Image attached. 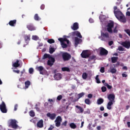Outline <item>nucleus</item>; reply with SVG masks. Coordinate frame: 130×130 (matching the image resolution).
Segmentation results:
<instances>
[{
	"label": "nucleus",
	"mask_w": 130,
	"mask_h": 130,
	"mask_svg": "<svg viewBox=\"0 0 130 130\" xmlns=\"http://www.w3.org/2000/svg\"><path fill=\"white\" fill-rule=\"evenodd\" d=\"M8 126L9 127H12V128H14V129H17L18 126L17 124V120L15 119H10L8 122Z\"/></svg>",
	"instance_id": "f257e3e1"
},
{
	"label": "nucleus",
	"mask_w": 130,
	"mask_h": 130,
	"mask_svg": "<svg viewBox=\"0 0 130 130\" xmlns=\"http://www.w3.org/2000/svg\"><path fill=\"white\" fill-rule=\"evenodd\" d=\"M101 33V40H102V41H108V40H109V34H108V32H103V31H102Z\"/></svg>",
	"instance_id": "f03ea898"
},
{
	"label": "nucleus",
	"mask_w": 130,
	"mask_h": 130,
	"mask_svg": "<svg viewBox=\"0 0 130 130\" xmlns=\"http://www.w3.org/2000/svg\"><path fill=\"white\" fill-rule=\"evenodd\" d=\"M62 57L64 61H68V60H70V59H71L72 56L68 53L64 52L62 54Z\"/></svg>",
	"instance_id": "7ed1b4c3"
},
{
	"label": "nucleus",
	"mask_w": 130,
	"mask_h": 130,
	"mask_svg": "<svg viewBox=\"0 0 130 130\" xmlns=\"http://www.w3.org/2000/svg\"><path fill=\"white\" fill-rule=\"evenodd\" d=\"M107 27V30L108 32H109V33H110L111 34H112V28L114 27V22L112 21L110 23H108Z\"/></svg>",
	"instance_id": "20e7f679"
},
{
	"label": "nucleus",
	"mask_w": 130,
	"mask_h": 130,
	"mask_svg": "<svg viewBox=\"0 0 130 130\" xmlns=\"http://www.w3.org/2000/svg\"><path fill=\"white\" fill-rule=\"evenodd\" d=\"M0 110H1L3 113H7L8 111L6 104L4 102H2V104L0 105Z\"/></svg>",
	"instance_id": "39448f33"
},
{
	"label": "nucleus",
	"mask_w": 130,
	"mask_h": 130,
	"mask_svg": "<svg viewBox=\"0 0 130 130\" xmlns=\"http://www.w3.org/2000/svg\"><path fill=\"white\" fill-rule=\"evenodd\" d=\"M81 56L82 58H88L90 57V54L88 53L87 50H83L81 54Z\"/></svg>",
	"instance_id": "423d86ee"
},
{
	"label": "nucleus",
	"mask_w": 130,
	"mask_h": 130,
	"mask_svg": "<svg viewBox=\"0 0 130 130\" xmlns=\"http://www.w3.org/2000/svg\"><path fill=\"white\" fill-rule=\"evenodd\" d=\"M121 45L126 48L127 49H129L130 48V42L129 41H125L124 42H122L121 43Z\"/></svg>",
	"instance_id": "0eeeda50"
},
{
	"label": "nucleus",
	"mask_w": 130,
	"mask_h": 130,
	"mask_svg": "<svg viewBox=\"0 0 130 130\" xmlns=\"http://www.w3.org/2000/svg\"><path fill=\"white\" fill-rule=\"evenodd\" d=\"M100 54L101 55H107L108 54V51H107L106 49H105L103 47H100Z\"/></svg>",
	"instance_id": "6e6552de"
},
{
	"label": "nucleus",
	"mask_w": 130,
	"mask_h": 130,
	"mask_svg": "<svg viewBox=\"0 0 130 130\" xmlns=\"http://www.w3.org/2000/svg\"><path fill=\"white\" fill-rule=\"evenodd\" d=\"M107 98L110 102H115V95L114 94H109Z\"/></svg>",
	"instance_id": "1a4fd4ad"
},
{
	"label": "nucleus",
	"mask_w": 130,
	"mask_h": 130,
	"mask_svg": "<svg viewBox=\"0 0 130 130\" xmlns=\"http://www.w3.org/2000/svg\"><path fill=\"white\" fill-rule=\"evenodd\" d=\"M26 28L29 30V31H35L36 30V28L35 26H34V25L32 23L28 24L26 25Z\"/></svg>",
	"instance_id": "9d476101"
},
{
	"label": "nucleus",
	"mask_w": 130,
	"mask_h": 130,
	"mask_svg": "<svg viewBox=\"0 0 130 130\" xmlns=\"http://www.w3.org/2000/svg\"><path fill=\"white\" fill-rule=\"evenodd\" d=\"M114 13L116 18H117V19L119 18L121 16L123 15V14H122V12H121V11H120V10L114 11Z\"/></svg>",
	"instance_id": "9b49d317"
},
{
	"label": "nucleus",
	"mask_w": 130,
	"mask_h": 130,
	"mask_svg": "<svg viewBox=\"0 0 130 130\" xmlns=\"http://www.w3.org/2000/svg\"><path fill=\"white\" fill-rule=\"evenodd\" d=\"M55 61V59L53 57H51L49 60L47 61V64L48 66H49L50 67H52L53 66V63H54Z\"/></svg>",
	"instance_id": "f8f14e48"
},
{
	"label": "nucleus",
	"mask_w": 130,
	"mask_h": 130,
	"mask_svg": "<svg viewBox=\"0 0 130 130\" xmlns=\"http://www.w3.org/2000/svg\"><path fill=\"white\" fill-rule=\"evenodd\" d=\"M74 40H75V47H77V46H78V45H79V44H80V43H81V42H82V39H79L78 37H75L74 38Z\"/></svg>",
	"instance_id": "ddd939ff"
},
{
	"label": "nucleus",
	"mask_w": 130,
	"mask_h": 130,
	"mask_svg": "<svg viewBox=\"0 0 130 130\" xmlns=\"http://www.w3.org/2000/svg\"><path fill=\"white\" fill-rule=\"evenodd\" d=\"M117 19L120 21V22H122V23H126V19L123 14L117 18Z\"/></svg>",
	"instance_id": "4468645a"
},
{
	"label": "nucleus",
	"mask_w": 130,
	"mask_h": 130,
	"mask_svg": "<svg viewBox=\"0 0 130 130\" xmlns=\"http://www.w3.org/2000/svg\"><path fill=\"white\" fill-rule=\"evenodd\" d=\"M72 36H77L79 38H82V35H81V33L78 31L72 32Z\"/></svg>",
	"instance_id": "2eb2a0df"
},
{
	"label": "nucleus",
	"mask_w": 130,
	"mask_h": 130,
	"mask_svg": "<svg viewBox=\"0 0 130 130\" xmlns=\"http://www.w3.org/2000/svg\"><path fill=\"white\" fill-rule=\"evenodd\" d=\"M54 78L55 80L57 81H59V80H61V74L60 73H57L54 75Z\"/></svg>",
	"instance_id": "dca6fc26"
},
{
	"label": "nucleus",
	"mask_w": 130,
	"mask_h": 130,
	"mask_svg": "<svg viewBox=\"0 0 130 130\" xmlns=\"http://www.w3.org/2000/svg\"><path fill=\"white\" fill-rule=\"evenodd\" d=\"M71 28L72 30H74V31H76V30H78L79 29V23L77 22H75L73 24V25L71 26Z\"/></svg>",
	"instance_id": "f3484780"
},
{
	"label": "nucleus",
	"mask_w": 130,
	"mask_h": 130,
	"mask_svg": "<svg viewBox=\"0 0 130 130\" xmlns=\"http://www.w3.org/2000/svg\"><path fill=\"white\" fill-rule=\"evenodd\" d=\"M16 24H17V20L16 19L11 20L9 22V25L11 26V27H15L16 26Z\"/></svg>",
	"instance_id": "a211bd4d"
},
{
	"label": "nucleus",
	"mask_w": 130,
	"mask_h": 130,
	"mask_svg": "<svg viewBox=\"0 0 130 130\" xmlns=\"http://www.w3.org/2000/svg\"><path fill=\"white\" fill-rule=\"evenodd\" d=\"M47 116H48V117H50L51 119L53 120V119L55 118V116H56V115H55V114L54 113L51 114L50 113H48L47 114Z\"/></svg>",
	"instance_id": "6ab92c4d"
},
{
	"label": "nucleus",
	"mask_w": 130,
	"mask_h": 130,
	"mask_svg": "<svg viewBox=\"0 0 130 130\" xmlns=\"http://www.w3.org/2000/svg\"><path fill=\"white\" fill-rule=\"evenodd\" d=\"M37 71H39L40 72V74L41 75H44V73L43 72V71H44V68L42 66L38 67L37 68Z\"/></svg>",
	"instance_id": "aec40b11"
},
{
	"label": "nucleus",
	"mask_w": 130,
	"mask_h": 130,
	"mask_svg": "<svg viewBox=\"0 0 130 130\" xmlns=\"http://www.w3.org/2000/svg\"><path fill=\"white\" fill-rule=\"evenodd\" d=\"M113 103H114V102H109L107 105V109H108V110H111V109H112V105H113Z\"/></svg>",
	"instance_id": "412c9836"
},
{
	"label": "nucleus",
	"mask_w": 130,
	"mask_h": 130,
	"mask_svg": "<svg viewBox=\"0 0 130 130\" xmlns=\"http://www.w3.org/2000/svg\"><path fill=\"white\" fill-rule=\"evenodd\" d=\"M37 125L38 127H40V128H41L42 127H43V120L42 119L40 120L38 122Z\"/></svg>",
	"instance_id": "4be33fe9"
},
{
	"label": "nucleus",
	"mask_w": 130,
	"mask_h": 130,
	"mask_svg": "<svg viewBox=\"0 0 130 130\" xmlns=\"http://www.w3.org/2000/svg\"><path fill=\"white\" fill-rule=\"evenodd\" d=\"M104 102V100L102 98H99L96 101L98 105H101Z\"/></svg>",
	"instance_id": "5701e85b"
},
{
	"label": "nucleus",
	"mask_w": 130,
	"mask_h": 130,
	"mask_svg": "<svg viewBox=\"0 0 130 130\" xmlns=\"http://www.w3.org/2000/svg\"><path fill=\"white\" fill-rule=\"evenodd\" d=\"M62 72H68V73H70L71 72V70L68 67H62L61 68Z\"/></svg>",
	"instance_id": "b1692460"
},
{
	"label": "nucleus",
	"mask_w": 130,
	"mask_h": 130,
	"mask_svg": "<svg viewBox=\"0 0 130 130\" xmlns=\"http://www.w3.org/2000/svg\"><path fill=\"white\" fill-rule=\"evenodd\" d=\"M19 60H17L16 62L13 64V67H14V68H19V66H20V63H19Z\"/></svg>",
	"instance_id": "393cba45"
},
{
	"label": "nucleus",
	"mask_w": 130,
	"mask_h": 130,
	"mask_svg": "<svg viewBox=\"0 0 130 130\" xmlns=\"http://www.w3.org/2000/svg\"><path fill=\"white\" fill-rule=\"evenodd\" d=\"M51 56H50V55L48 54H45L43 56V59H46V58H49V59H50Z\"/></svg>",
	"instance_id": "a878e982"
},
{
	"label": "nucleus",
	"mask_w": 130,
	"mask_h": 130,
	"mask_svg": "<svg viewBox=\"0 0 130 130\" xmlns=\"http://www.w3.org/2000/svg\"><path fill=\"white\" fill-rule=\"evenodd\" d=\"M118 59V57H111V60L112 63H115L116 61H117V60Z\"/></svg>",
	"instance_id": "bb28decb"
},
{
	"label": "nucleus",
	"mask_w": 130,
	"mask_h": 130,
	"mask_svg": "<svg viewBox=\"0 0 130 130\" xmlns=\"http://www.w3.org/2000/svg\"><path fill=\"white\" fill-rule=\"evenodd\" d=\"M30 85H31V82H30V81L27 80L25 82V86L26 89L29 88V86H30Z\"/></svg>",
	"instance_id": "cd10ccee"
},
{
	"label": "nucleus",
	"mask_w": 130,
	"mask_h": 130,
	"mask_svg": "<svg viewBox=\"0 0 130 130\" xmlns=\"http://www.w3.org/2000/svg\"><path fill=\"white\" fill-rule=\"evenodd\" d=\"M40 105H41V103H38L37 104H36V109L37 111H40V109L39 107H40Z\"/></svg>",
	"instance_id": "c85d7f7f"
},
{
	"label": "nucleus",
	"mask_w": 130,
	"mask_h": 130,
	"mask_svg": "<svg viewBox=\"0 0 130 130\" xmlns=\"http://www.w3.org/2000/svg\"><path fill=\"white\" fill-rule=\"evenodd\" d=\"M34 19H35V21H40V20H41V18L38 15V14H36L35 15Z\"/></svg>",
	"instance_id": "c756f323"
},
{
	"label": "nucleus",
	"mask_w": 130,
	"mask_h": 130,
	"mask_svg": "<svg viewBox=\"0 0 130 130\" xmlns=\"http://www.w3.org/2000/svg\"><path fill=\"white\" fill-rule=\"evenodd\" d=\"M70 126L71 128L75 129V128H77V125L75 124V123H71L70 124Z\"/></svg>",
	"instance_id": "7c9ffc66"
},
{
	"label": "nucleus",
	"mask_w": 130,
	"mask_h": 130,
	"mask_svg": "<svg viewBox=\"0 0 130 130\" xmlns=\"http://www.w3.org/2000/svg\"><path fill=\"white\" fill-rule=\"evenodd\" d=\"M76 107L77 108V109H79V110L80 111V113H83L84 112V109L81 106H76Z\"/></svg>",
	"instance_id": "2f4dec72"
},
{
	"label": "nucleus",
	"mask_w": 130,
	"mask_h": 130,
	"mask_svg": "<svg viewBox=\"0 0 130 130\" xmlns=\"http://www.w3.org/2000/svg\"><path fill=\"white\" fill-rule=\"evenodd\" d=\"M55 121L61 122V121H62V119L61 118V117L60 116H58L56 117Z\"/></svg>",
	"instance_id": "473e14b6"
},
{
	"label": "nucleus",
	"mask_w": 130,
	"mask_h": 130,
	"mask_svg": "<svg viewBox=\"0 0 130 130\" xmlns=\"http://www.w3.org/2000/svg\"><path fill=\"white\" fill-rule=\"evenodd\" d=\"M59 41L61 43V44L64 43V41H67V38H60L58 39Z\"/></svg>",
	"instance_id": "72a5a7b5"
},
{
	"label": "nucleus",
	"mask_w": 130,
	"mask_h": 130,
	"mask_svg": "<svg viewBox=\"0 0 130 130\" xmlns=\"http://www.w3.org/2000/svg\"><path fill=\"white\" fill-rule=\"evenodd\" d=\"M85 104H87V105H90L91 104V101L89 99H86L84 101Z\"/></svg>",
	"instance_id": "f704fd0d"
},
{
	"label": "nucleus",
	"mask_w": 130,
	"mask_h": 130,
	"mask_svg": "<svg viewBox=\"0 0 130 130\" xmlns=\"http://www.w3.org/2000/svg\"><path fill=\"white\" fill-rule=\"evenodd\" d=\"M55 42V41H54V40L52 39H48L47 40V43H49L50 44H52V43H54Z\"/></svg>",
	"instance_id": "c9c22d12"
},
{
	"label": "nucleus",
	"mask_w": 130,
	"mask_h": 130,
	"mask_svg": "<svg viewBox=\"0 0 130 130\" xmlns=\"http://www.w3.org/2000/svg\"><path fill=\"white\" fill-rule=\"evenodd\" d=\"M29 115L31 116V117H34V116H35V113L34 111H33V110H31L29 112Z\"/></svg>",
	"instance_id": "e433bc0d"
},
{
	"label": "nucleus",
	"mask_w": 130,
	"mask_h": 130,
	"mask_svg": "<svg viewBox=\"0 0 130 130\" xmlns=\"http://www.w3.org/2000/svg\"><path fill=\"white\" fill-rule=\"evenodd\" d=\"M87 78H88V74H87L86 73H84L82 74V78L84 80H86V79H87Z\"/></svg>",
	"instance_id": "4c0bfd02"
},
{
	"label": "nucleus",
	"mask_w": 130,
	"mask_h": 130,
	"mask_svg": "<svg viewBox=\"0 0 130 130\" xmlns=\"http://www.w3.org/2000/svg\"><path fill=\"white\" fill-rule=\"evenodd\" d=\"M95 80L96 81L97 84H100V83H101V81H100V79H99V75L96 76Z\"/></svg>",
	"instance_id": "58836bf2"
},
{
	"label": "nucleus",
	"mask_w": 130,
	"mask_h": 130,
	"mask_svg": "<svg viewBox=\"0 0 130 130\" xmlns=\"http://www.w3.org/2000/svg\"><path fill=\"white\" fill-rule=\"evenodd\" d=\"M24 39H25V41H29V40H30V35H26L24 36Z\"/></svg>",
	"instance_id": "ea45409f"
},
{
	"label": "nucleus",
	"mask_w": 130,
	"mask_h": 130,
	"mask_svg": "<svg viewBox=\"0 0 130 130\" xmlns=\"http://www.w3.org/2000/svg\"><path fill=\"white\" fill-rule=\"evenodd\" d=\"M57 101H60V100H62V95H59L56 99Z\"/></svg>",
	"instance_id": "a19ab883"
},
{
	"label": "nucleus",
	"mask_w": 130,
	"mask_h": 130,
	"mask_svg": "<svg viewBox=\"0 0 130 130\" xmlns=\"http://www.w3.org/2000/svg\"><path fill=\"white\" fill-rule=\"evenodd\" d=\"M38 39H39V37H38V36H32V40L37 41V40H38Z\"/></svg>",
	"instance_id": "79ce46f5"
},
{
	"label": "nucleus",
	"mask_w": 130,
	"mask_h": 130,
	"mask_svg": "<svg viewBox=\"0 0 130 130\" xmlns=\"http://www.w3.org/2000/svg\"><path fill=\"white\" fill-rule=\"evenodd\" d=\"M54 51H55V50H54V48H50L49 53H50V54H52V53H54Z\"/></svg>",
	"instance_id": "37998d69"
},
{
	"label": "nucleus",
	"mask_w": 130,
	"mask_h": 130,
	"mask_svg": "<svg viewBox=\"0 0 130 130\" xmlns=\"http://www.w3.org/2000/svg\"><path fill=\"white\" fill-rule=\"evenodd\" d=\"M118 30H117V26L114 27L113 30H112V33H117Z\"/></svg>",
	"instance_id": "c03bdc74"
},
{
	"label": "nucleus",
	"mask_w": 130,
	"mask_h": 130,
	"mask_svg": "<svg viewBox=\"0 0 130 130\" xmlns=\"http://www.w3.org/2000/svg\"><path fill=\"white\" fill-rule=\"evenodd\" d=\"M95 58H96V56H91L89 57V59H88V61H90V60H92L93 59H95Z\"/></svg>",
	"instance_id": "a18cd8bd"
},
{
	"label": "nucleus",
	"mask_w": 130,
	"mask_h": 130,
	"mask_svg": "<svg viewBox=\"0 0 130 130\" xmlns=\"http://www.w3.org/2000/svg\"><path fill=\"white\" fill-rule=\"evenodd\" d=\"M55 125L57 127H59V126L60 125L61 122H57V121H55Z\"/></svg>",
	"instance_id": "49530a36"
},
{
	"label": "nucleus",
	"mask_w": 130,
	"mask_h": 130,
	"mask_svg": "<svg viewBox=\"0 0 130 130\" xmlns=\"http://www.w3.org/2000/svg\"><path fill=\"white\" fill-rule=\"evenodd\" d=\"M118 50H119V51H124V48H123V47H122V46H119L118 48Z\"/></svg>",
	"instance_id": "de8ad7c7"
},
{
	"label": "nucleus",
	"mask_w": 130,
	"mask_h": 130,
	"mask_svg": "<svg viewBox=\"0 0 130 130\" xmlns=\"http://www.w3.org/2000/svg\"><path fill=\"white\" fill-rule=\"evenodd\" d=\"M61 45L62 48H67V47H68V45H67V44L64 43H62V44H61Z\"/></svg>",
	"instance_id": "09e8293b"
},
{
	"label": "nucleus",
	"mask_w": 130,
	"mask_h": 130,
	"mask_svg": "<svg viewBox=\"0 0 130 130\" xmlns=\"http://www.w3.org/2000/svg\"><path fill=\"white\" fill-rule=\"evenodd\" d=\"M84 95H85V93L84 92H81L79 94H78V98H82V97H83V96H84Z\"/></svg>",
	"instance_id": "8fccbe9b"
},
{
	"label": "nucleus",
	"mask_w": 130,
	"mask_h": 130,
	"mask_svg": "<svg viewBox=\"0 0 130 130\" xmlns=\"http://www.w3.org/2000/svg\"><path fill=\"white\" fill-rule=\"evenodd\" d=\"M101 90H102V92H106L107 88H106V87H105V86H103L101 88Z\"/></svg>",
	"instance_id": "3c124183"
},
{
	"label": "nucleus",
	"mask_w": 130,
	"mask_h": 130,
	"mask_svg": "<svg viewBox=\"0 0 130 130\" xmlns=\"http://www.w3.org/2000/svg\"><path fill=\"white\" fill-rule=\"evenodd\" d=\"M110 72L112 73V74H115V73H116V69L114 68L111 69Z\"/></svg>",
	"instance_id": "603ef678"
},
{
	"label": "nucleus",
	"mask_w": 130,
	"mask_h": 130,
	"mask_svg": "<svg viewBox=\"0 0 130 130\" xmlns=\"http://www.w3.org/2000/svg\"><path fill=\"white\" fill-rule=\"evenodd\" d=\"M67 124H68V121L66 120L61 123V126H67Z\"/></svg>",
	"instance_id": "864d4df0"
},
{
	"label": "nucleus",
	"mask_w": 130,
	"mask_h": 130,
	"mask_svg": "<svg viewBox=\"0 0 130 130\" xmlns=\"http://www.w3.org/2000/svg\"><path fill=\"white\" fill-rule=\"evenodd\" d=\"M100 72H101V73H105V68L104 67L101 68Z\"/></svg>",
	"instance_id": "5fc2aeb1"
},
{
	"label": "nucleus",
	"mask_w": 130,
	"mask_h": 130,
	"mask_svg": "<svg viewBox=\"0 0 130 130\" xmlns=\"http://www.w3.org/2000/svg\"><path fill=\"white\" fill-rule=\"evenodd\" d=\"M125 32L130 37V30L128 29H125Z\"/></svg>",
	"instance_id": "6e6d98bb"
},
{
	"label": "nucleus",
	"mask_w": 130,
	"mask_h": 130,
	"mask_svg": "<svg viewBox=\"0 0 130 130\" xmlns=\"http://www.w3.org/2000/svg\"><path fill=\"white\" fill-rule=\"evenodd\" d=\"M61 103H62V104H66V103H67V100L66 99H62Z\"/></svg>",
	"instance_id": "4d7b16f0"
},
{
	"label": "nucleus",
	"mask_w": 130,
	"mask_h": 130,
	"mask_svg": "<svg viewBox=\"0 0 130 130\" xmlns=\"http://www.w3.org/2000/svg\"><path fill=\"white\" fill-rule=\"evenodd\" d=\"M34 72V69H33V68H30L29 69V74H33Z\"/></svg>",
	"instance_id": "13d9d810"
},
{
	"label": "nucleus",
	"mask_w": 130,
	"mask_h": 130,
	"mask_svg": "<svg viewBox=\"0 0 130 130\" xmlns=\"http://www.w3.org/2000/svg\"><path fill=\"white\" fill-rule=\"evenodd\" d=\"M87 97L88 98H89L90 99H91V98H93V94L89 93L87 95Z\"/></svg>",
	"instance_id": "bf43d9fd"
},
{
	"label": "nucleus",
	"mask_w": 130,
	"mask_h": 130,
	"mask_svg": "<svg viewBox=\"0 0 130 130\" xmlns=\"http://www.w3.org/2000/svg\"><path fill=\"white\" fill-rule=\"evenodd\" d=\"M48 101L49 102H50L51 103V104H52V103H53V102H54V101H53V100L51 99H49L48 100Z\"/></svg>",
	"instance_id": "052dcab7"
},
{
	"label": "nucleus",
	"mask_w": 130,
	"mask_h": 130,
	"mask_svg": "<svg viewBox=\"0 0 130 130\" xmlns=\"http://www.w3.org/2000/svg\"><path fill=\"white\" fill-rule=\"evenodd\" d=\"M107 88L110 90L111 89H112V86L111 85H110L109 84H107Z\"/></svg>",
	"instance_id": "680f3d73"
},
{
	"label": "nucleus",
	"mask_w": 130,
	"mask_h": 130,
	"mask_svg": "<svg viewBox=\"0 0 130 130\" xmlns=\"http://www.w3.org/2000/svg\"><path fill=\"white\" fill-rule=\"evenodd\" d=\"M41 10H44V9L45 8V5H44V4H43L41 6Z\"/></svg>",
	"instance_id": "e2e57ef3"
},
{
	"label": "nucleus",
	"mask_w": 130,
	"mask_h": 130,
	"mask_svg": "<svg viewBox=\"0 0 130 130\" xmlns=\"http://www.w3.org/2000/svg\"><path fill=\"white\" fill-rule=\"evenodd\" d=\"M17 109H18V105H15L14 106V111H17Z\"/></svg>",
	"instance_id": "0e129e2a"
},
{
	"label": "nucleus",
	"mask_w": 130,
	"mask_h": 130,
	"mask_svg": "<svg viewBox=\"0 0 130 130\" xmlns=\"http://www.w3.org/2000/svg\"><path fill=\"white\" fill-rule=\"evenodd\" d=\"M112 44H113V41H111L109 42V45L110 46H111V45H112Z\"/></svg>",
	"instance_id": "69168bd1"
},
{
	"label": "nucleus",
	"mask_w": 130,
	"mask_h": 130,
	"mask_svg": "<svg viewBox=\"0 0 130 130\" xmlns=\"http://www.w3.org/2000/svg\"><path fill=\"white\" fill-rule=\"evenodd\" d=\"M113 66H114V68H115V67H119V63L118 62H117V63L116 64H113Z\"/></svg>",
	"instance_id": "338daca9"
},
{
	"label": "nucleus",
	"mask_w": 130,
	"mask_h": 130,
	"mask_svg": "<svg viewBox=\"0 0 130 130\" xmlns=\"http://www.w3.org/2000/svg\"><path fill=\"white\" fill-rule=\"evenodd\" d=\"M100 109L101 111H104V107L101 106V107L100 108Z\"/></svg>",
	"instance_id": "774afa93"
}]
</instances>
